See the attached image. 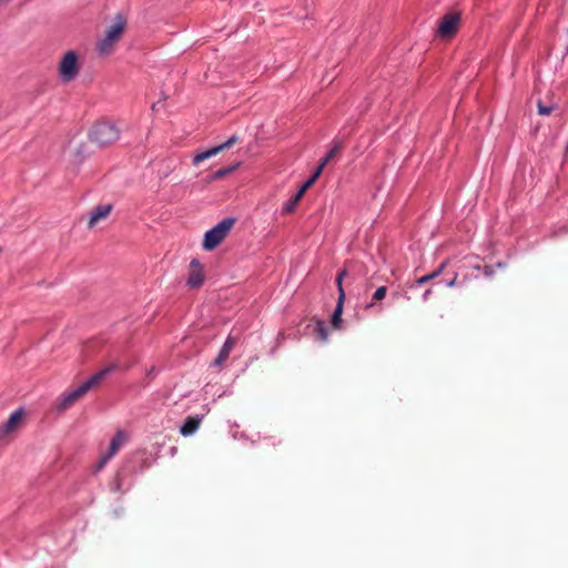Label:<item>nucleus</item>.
Segmentation results:
<instances>
[{
  "instance_id": "1",
  "label": "nucleus",
  "mask_w": 568,
  "mask_h": 568,
  "mask_svg": "<svg viewBox=\"0 0 568 568\" xmlns=\"http://www.w3.org/2000/svg\"><path fill=\"white\" fill-rule=\"evenodd\" d=\"M119 368L116 363H112L103 369L92 375L87 382H84L78 388L62 394L55 404V409L59 413L65 412L73 406L80 398H82L90 389L99 386L111 373Z\"/></svg>"
},
{
  "instance_id": "2",
  "label": "nucleus",
  "mask_w": 568,
  "mask_h": 568,
  "mask_svg": "<svg viewBox=\"0 0 568 568\" xmlns=\"http://www.w3.org/2000/svg\"><path fill=\"white\" fill-rule=\"evenodd\" d=\"M126 20L122 14H116L114 22L105 30V36L98 42L97 50L100 54H110L123 34Z\"/></svg>"
},
{
  "instance_id": "3",
  "label": "nucleus",
  "mask_w": 568,
  "mask_h": 568,
  "mask_svg": "<svg viewBox=\"0 0 568 568\" xmlns=\"http://www.w3.org/2000/svg\"><path fill=\"white\" fill-rule=\"evenodd\" d=\"M236 222L235 217H226L205 232L202 246L210 252L216 248L227 236Z\"/></svg>"
},
{
  "instance_id": "4",
  "label": "nucleus",
  "mask_w": 568,
  "mask_h": 568,
  "mask_svg": "<svg viewBox=\"0 0 568 568\" xmlns=\"http://www.w3.org/2000/svg\"><path fill=\"white\" fill-rule=\"evenodd\" d=\"M120 136V130L110 121L95 123L89 132L90 141L98 146H105L115 142Z\"/></svg>"
},
{
  "instance_id": "5",
  "label": "nucleus",
  "mask_w": 568,
  "mask_h": 568,
  "mask_svg": "<svg viewBox=\"0 0 568 568\" xmlns=\"http://www.w3.org/2000/svg\"><path fill=\"white\" fill-rule=\"evenodd\" d=\"M80 71V64L78 61V55L74 51H68L59 65L60 77L63 82H70L74 80Z\"/></svg>"
},
{
  "instance_id": "6",
  "label": "nucleus",
  "mask_w": 568,
  "mask_h": 568,
  "mask_svg": "<svg viewBox=\"0 0 568 568\" xmlns=\"http://www.w3.org/2000/svg\"><path fill=\"white\" fill-rule=\"evenodd\" d=\"M459 20L460 16L457 12H449L444 16L438 23V36L442 38H452L457 31Z\"/></svg>"
},
{
  "instance_id": "7",
  "label": "nucleus",
  "mask_w": 568,
  "mask_h": 568,
  "mask_svg": "<svg viewBox=\"0 0 568 568\" xmlns=\"http://www.w3.org/2000/svg\"><path fill=\"white\" fill-rule=\"evenodd\" d=\"M239 136L236 134H233L232 136H230L224 143L220 144V145H216V146H213L204 152H201L199 154H196L194 158H193V164L194 165H197L199 163H201L202 161L206 160V159H210L216 154H219L220 152L226 150V149H230L232 148L233 145H235L237 142H239Z\"/></svg>"
},
{
  "instance_id": "8",
  "label": "nucleus",
  "mask_w": 568,
  "mask_h": 568,
  "mask_svg": "<svg viewBox=\"0 0 568 568\" xmlns=\"http://www.w3.org/2000/svg\"><path fill=\"white\" fill-rule=\"evenodd\" d=\"M23 417H24L23 408H19L16 412H13L9 416L8 420L6 423H3L2 425H0V439H4L7 436L14 433L21 425Z\"/></svg>"
},
{
  "instance_id": "9",
  "label": "nucleus",
  "mask_w": 568,
  "mask_h": 568,
  "mask_svg": "<svg viewBox=\"0 0 568 568\" xmlns=\"http://www.w3.org/2000/svg\"><path fill=\"white\" fill-rule=\"evenodd\" d=\"M204 282V274L202 265L197 260H192L190 263V274L187 285L192 288H199Z\"/></svg>"
},
{
  "instance_id": "10",
  "label": "nucleus",
  "mask_w": 568,
  "mask_h": 568,
  "mask_svg": "<svg viewBox=\"0 0 568 568\" xmlns=\"http://www.w3.org/2000/svg\"><path fill=\"white\" fill-rule=\"evenodd\" d=\"M112 209H113L112 204H100V205L95 206L90 212V219H89V223H88L89 229L94 227V225L99 221L105 219L111 213Z\"/></svg>"
},
{
  "instance_id": "11",
  "label": "nucleus",
  "mask_w": 568,
  "mask_h": 568,
  "mask_svg": "<svg viewBox=\"0 0 568 568\" xmlns=\"http://www.w3.org/2000/svg\"><path fill=\"white\" fill-rule=\"evenodd\" d=\"M202 418L197 415L195 416H187L183 423V425L180 428V433L183 436H191L193 435L197 428L200 427Z\"/></svg>"
},
{
  "instance_id": "12",
  "label": "nucleus",
  "mask_w": 568,
  "mask_h": 568,
  "mask_svg": "<svg viewBox=\"0 0 568 568\" xmlns=\"http://www.w3.org/2000/svg\"><path fill=\"white\" fill-rule=\"evenodd\" d=\"M343 149V141L342 140H335L333 142V146L327 152V154L321 160L322 166H326L333 159L337 156V154Z\"/></svg>"
},
{
  "instance_id": "13",
  "label": "nucleus",
  "mask_w": 568,
  "mask_h": 568,
  "mask_svg": "<svg viewBox=\"0 0 568 568\" xmlns=\"http://www.w3.org/2000/svg\"><path fill=\"white\" fill-rule=\"evenodd\" d=\"M124 439V433L122 430H119L114 437L111 439L109 449H108V457H113L118 450L120 449V446L122 445Z\"/></svg>"
},
{
  "instance_id": "14",
  "label": "nucleus",
  "mask_w": 568,
  "mask_h": 568,
  "mask_svg": "<svg viewBox=\"0 0 568 568\" xmlns=\"http://www.w3.org/2000/svg\"><path fill=\"white\" fill-rule=\"evenodd\" d=\"M343 307H344V302L337 301L335 310L332 314L331 324L336 329L341 328Z\"/></svg>"
},
{
  "instance_id": "15",
  "label": "nucleus",
  "mask_w": 568,
  "mask_h": 568,
  "mask_svg": "<svg viewBox=\"0 0 568 568\" xmlns=\"http://www.w3.org/2000/svg\"><path fill=\"white\" fill-rule=\"evenodd\" d=\"M239 166H240V162L229 165V166H225V168H222L212 174V180H221V179L227 176L229 174H231L232 172H234Z\"/></svg>"
},
{
  "instance_id": "16",
  "label": "nucleus",
  "mask_w": 568,
  "mask_h": 568,
  "mask_svg": "<svg viewBox=\"0 0 568 568\" xmlns=\"http://www.w3.org/2000/svg\"><path fill=\"white\" fill-rule=\"evenodd\" d=\"M315 334H316V337L320 341H322V342H326L327 341V338H328V329H327L324 321H317L316 322Z\"/></svg>"
},
{
  "instance_id": "17",
  "label": "nucleus",
  "mask_w": 568,
  "mask_h": 568,
  "mask_svg": "<svg viewBox=\"0 0 568 568\" xmlns=\"http://www.w3.org/2000/svg\"><path fill=\"white\" fill-rule=\"evenodd\" d=\"M446 266V262L442 263L440 266L438 268H436L434 272H432L430 274H427L425 276H422L417 280V284H425L427 283L428 281L437 277L442 272L443 270L445 268Z\"/></svg>"
},
{
  "instance_id": "18",
  "label": "nucleus",
  "mask_w": 568,
  "mask_h": 568,
  "mask_svg": "<svg viewBox=\"0 0 568 568\" xmlns=\"http://www.w3.org/2000/svg\"><path fill=\"white\" fill-rule=\"evenodd\" d=\"M386 293H387V287L379 286L373 294L372 302L369 304H367L366 308L374 307L375 302L384 300L386 296Z\"/></svg>"
},
{
  "instance_id": "19",
  "label": "nucleus",
  "mask_w": 568,
  "mask_h": 568,
  "mask_svg": "<svg viewBox=\"0 0 568 568\" xmlns=\"http://www.w3.org/2000/svg\"><path fill=\"white\" fill-rule=\"evenodd\" d=\"M296 203L290 199L282 207V214H291L295 211Z\"/></svg>"
},
{
  "instance_id": "20",
  "label": "nucleus",
  "mask_w": 568,
  "mask_h": 568,
  "mask_svg": "<svg viewBox=\"0 0 568 568\" xmlns=\"http://www.w3.org/2000/svg\"><path fill=\"white\" fill-rule=\"evenodd\" d=\"M234 345H235V338L233 336H229L226 338V341L224 342V344H223L221 349L223 352H226L227 354H230L232 348L234 347Z\"/></svg>"
},
{
  "instance_id": "21",
  "label": "nucleus",
  "mask_w": 568,
  "mask_h": 568,
  "mask_svg": "<svg viewBox=\"0 0 568 568\" xmlns=\"http://www.w3.org/2000/svg\"><path fill=\"white\" fill-rule=\"evenodd\" d=\"M229 356H230V354H227L226 352H223L222 349H220V353L216 356V358L214 359L213 365H215V366L223 365L224 362L229 358Z\"/></svg>"
},
{
  "instance_id": "22",
  "label": "nucleus",
  "mask_w": 568,
  "mask_h": 568,
  "mask_svg": "<svg viewBox=\"0 0 568 568\" xmlns=\"http://www.w3.org/2000/svg\"><path fill=\"white\" fill-rule=\"evenodd\" d=\"M552 111V106L544 105L541 101H538V113L541 115H549Z\"/></svg>"
},
{
  "instance_id": "23",
  "label": "nucleus",
  "mask_w": 568,
  "mask_h": 568,
  "mask_svg": "<svg viewBox=\"0 0 568 568\" xmlns=\"http://www.w3.org/2000/svg\"><path fill=\"white\" fill-rule=\"evenodd\" d=\"M336 286H337V291H338L337 301L345 302V291L343 288V281H336Z\"/></svg>"
},
{
  "instance_id": "24",
  "label": "nucleus",
  "mask_w": 568,
  "mask_h": 568,
  "mask_svg": "<svg viewBox=\"0 0 568 568\" xmlns=\"http://www.w3.org/2000/svg\"><path fill=\"white\" fill-rule=\"evenodd\" d=\"M325 166H322V163L320 162L316 170L313 172V174L310 176L314 182L320 178Z\"/></svg>"
},
{
  "instance_id": "25",
  "label": "nucleus",
  "mask_w": 568,
  "mask_h": 568,
  "mask_svg": "<svg viewBox=\"0 0 568 568\" xmlns=\"http://www.w3.org/2000/svg\"><path fill=\"white\" fill-rule=\"evenodd\" d=\"M304 194H305L304 190L300 189V190L295 193V195H293L291 199H292V200L297 204V203L302 200V197L304 196Z\"/></svg>"
},
{
  "instance_id": "26",
  "label": "nucleus",
  "mask_w": 568,
  "mask_h": 568,
  "mask_svg": "<svg viewBox=\"0 0 568 568\" xmlns=\"http://www.w3.org/2000/svg\"><path fill=\"white\" fill-rule=\"evenodd\" d=\"M304 194H305L304 190L300 189V190L295 193V195H293L291 199H292V200L297 204V203L302 200V197L304 196Z\"/></svg>"
},
{
  "instance_id": "27",
  "label": "nucleus",
  "mask_w": 568,
  "mask_h": 568,
  "mask_svg": "<svg viewBox=\"0 0 568 568\" xmlns=\"http://www.w3.org/2000/svg\"><path fill=\"white\" fill-rule=\"evenodd\" d=\"M304 194H305L304 190L300 189V190L295 193V195H293L291 199H292V200L297 204V203L302 200V197L304 196Z\"/></svg>"
},
{
  "instance_id": "28",
  "label": "nucleus",
  "mask_w": 568,
  "mask_h": 568,
  "mask_svg": "<svg viewBox=\"0 0 568 568\" xmlns=\"http://www.w3.org/2000/svg\"><path fill=\"white\" fill-rule=\"evenodd\" d=\"M110 458H111V457H108V454H105V455L101 458V460L99 462L98 469H102V468L105 466V464L109 462V459H110Z\"/></svg>"
},
{
  "instance_id": "29",
  "label": "nucleus",
  "mask_w": 568,
  "mask_h": 568,
  "mask_svg": "<svg viewBox=\"0 0 568 568\" xmlns=\"http://www.w3.org/2000/svg\"><path fill=\"white\" fill-rule=\"evenodd\" d=\"M315 182L308 178V180L301 186L304 192H306Z\"/></svg>"
},
{
  "instance_id": "30",
  "label": "nucleus",
  "mask_w": 568,
  "mask_h": 568,
  "mask_svg": "<svg viewBox=\"0 0 568 568\" xmlns=\"http://www.w3.org/2000/svg\"><path fill=\"white\" fill-rule=\"evenodd\" d=\"M346 274H347L346 270L341 271L336 276V281H343V278L346 276Z\"/></svg>"
},
{
  "instance_id": "31",
  "label": "nucleus",
  "mask_w": 568,
  "mask_h": 568,
  "mask_svg": "<svg viewBox=\"0 0 568 568\" xmlns=\"http://www.w3.org/2000/svg\"><path fill=\"white\" fill-rule=\"evenodd\" d=\"M456 280H457V276H455L453 280L447 282V286H449V287L454 286L456 284Z\"/></svg>"
},
{
  "instance_id": "32",
  "label": "nucleus",
  "mask_w": 568,
  "mask_h": 568,
  "mask_svg": "<svg viewBox=\"0 0 568 568\" xmlns=\"http://www.w3.org/2000/svg\"><path fill=\"white\" fill-rule=\"evenodd\" d=\"M485 274L486 275H491L493 274V270L490 266H485Z\"/></svg>"
},
{
  "instance_id": "33",
  "label": "nucleus",
  "mask_w": 568,
  "mask_h": 568,
  "mask_svg": "<svg viewBox=\"0 0 568 568\" xmlns=\"http://www.w3.org/2000/svg\"><path fill=\"white\" fill-rule=\"evenodd\" d=\"M430 293H432L430 290L425 291L423 298L426 301Z\"/></svg>"
},
{
  "instance_id": "34",
  "label": "nucleus",
  "mask_w": 568,
  "mask_h": 568,
  "mask_svg": "<svg viewBox=\"0 0 568 568\" xmlns=\"http://www.w3.org/2000/svg\"><path fill=\"white\" fill-rule=\"evenodd\" d=\"M154 371V367H151L150 371L148 372V376L151 375Z\"/></svg>"
},
{
  "instance_id": "35",
  "label": "nucleus",
  "mask_w": 568,
  "mask_h": 568,
  "mask_svg": "<svg viewBox=\"0 0 568 568\" xmlns=\"http://www.w3.org/2000/svg\"><path fill=\"white\" fill-rule=\"evenodd\" d=\"M152 109H153V110H155V109H156V103H153Z\"/></svg>"
}]
</instances>
